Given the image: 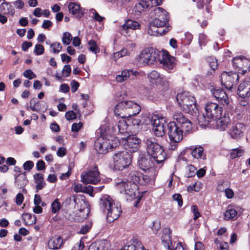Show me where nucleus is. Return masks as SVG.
<instances>
[{
  "label": "nucleus",
  "mask_w": 250,
  "mask_h": 250,
  "mask_svg": "<svg viewBox=\"0 0 250 250\" xmlns=\"http://www.w3.org/2000/svg\"><path fill=\"white\" fill-rule=\"evenodd\" d=\"M99 206L101 209L106 214V219L109 223L117 219L122 212L120 204L108 195H104L100 198Z\"/></svg>",
  "instance_id": "obj_1"
},
{
  "label": "nucleus",
  "mask_w": 250,
  "mask_h": 250,
  "mask_svg": "<svg viewBox=\"0 0 250 250\" xmlns=\"http://www.w3.org/2000/svg\"><path fill=\"white\" fill-rule=\"evenodd\" d=\"M147 154L151 156L158 164H162L166 160L167 154L162 146L158 144L156 138H147L144 140Z\"/></svg>",
  "instance_id": "obj_2"
},
{
  "label": "nucleus",
  "mask_w": 250,
  "mask_h": 250,
  "mask_svg": "<svg viewBox=\"0 0 250 250\" xmlns=\"http://www.w3.org/2000/svg\"><path fill=\"white\" fill-rule=\"evenodd\" d=\"M242 116L238 114L234 116L233 122L229 130V134L231 138L235 140H239L243 138L247 130L246 125L241 122Z\"/></svg>",
  "instance_id": "obj_3"
},
{
  "label": "nucleus",
  "mask_w": 250,
  "mask_h": 250,
  "mask_svg": "<svg viewBox=\"0 0 250 250\" xmlns=\"http://www.w3.org/2000/svg\"><path fill=\"white\" fill-rule=\"evenodd\" d=\"M176 100L179 106L186 113L191 114L196 107L195 98L188 92L178 94Z\"/></svg>",
  "instance_id": "obj_4"
},
{
  "label": "nucleus",
  "mask_w": 250,
  "mask_h": 250,
  "mask_svg": "<svg viewBox=\"0 0 250 250\" xmlns=\"http://www.w3.org/2000/svg\"><path fill=\"white\" fill-rule=\"evenodd\" d=\"M113 166L115 169L122 170L131 163V156L126 151L116 152L112 156Z\"/></svg>",
  "instance_id": "obj_5"
},
{
  "label": "nucleus",
  "mask_w": 250,
  "mask_h": 250,
  "mask_svg": "<svg viewBox=\"0 0 250 250\" xmlns=\"http://www.w3.org/2000/svg\"><path fill=\"white\" fill-rule=\"evenodd\" d=\"M152 125V131L157 137H162L165 134L166 126L167 125L166 118L163 116H158L155 114L151 115L148 118Z\"/></svg>",
  "instance_id": "obj_6"
},
{
  "label": "nucleus",
  "mask_w": 250,
  "mask_h": 250,
  "mask_svg": "<svg viewBox=\"0 0 250 250\" xmlns=\"http://www.w3.org/2000/svg\"><path fill=\"white\" fill-rule=\"evenodd\" d=\"M173 118L176 122V125L185 135L191 132L193 128L192 123L182 112H175L173 115Z\"/></svg>",
  "instance_id": "obj_7"
},
{
  "label": "nucleus",
  "mask_w": 250,
  "mask_h": 250,
  "mask_svg": "<svg viewBox=\"0 0 250 250\" xmlns=\"http://www.w3.org/2000/svg\"><path fill=\"white\" fill-rule=\"evenodd\" d=\"M151 14L154 16V19L151 21L153 25L163 27L168 23V14L164 9L158 7H155L154 10L151 12Z\"/></svg>",
  "instance_id": "obj_8"
},
{
  "label": "nucleus",
  "mask_w": 250,
  "mask_h": 250,
  "mask_svg": "<svg viewBox=\"0 0 250 250\" xmlns=\"http://www.w3.org/2000/svg\"><path fill=\"white\" fill-rule=\"evenodd\" d=\"M154 161L151 156L140 152L138 158L137 165L144 171L147 172L154 171V170H156L154 168Z\"/></svg>",
  "instance_id": "obj_9"
},
{
  "label": "nucleus",
  "mask_w": 250,
  "mask_h": 250,
  "mask_svg": "<svg viewBox=\"0 0 250 250\" xmlns=\"http://www.w3.org/2000/svg\"><path fill=\"white\" fill-rule=\"evenodd\" d=\"M221 83L222 85L229 90H231L234 85L237 84L239 75L235 72H224L221 75Z\"/></svg>",
  "instance_id": "obj_10"
},
{
  "label": "nucleus",
  "mask_w": 250,
  "mask_h": 250,
  "mask_svg": "<svg viewBox=\"0 0 250 250\" xmlns=\"http://www.w3.org/2000/svg\"><path fill=\"white\" fill-rule=\"evenodd\" d=\"M158 54L152 48L143 50L138 58V62L142 65L151 64L156 61Z\"/></svg>",
  "instance_id": "obj_11"
},
{
  "label": "nucleus",
  "mask_w": 250,
  "mask_h": 250,
  "mask_svg": "<svg viewBox=\"0 0 250 250\" xmlns=\"http://www.w3.org/2000/svg\"><path fill=\"white\" fill-rule=\"evenodd\" d=\"M122 144H123L125 151L130 152H135L137 151L140 147L141 140L134 135H129L127 137L121 138Z\"/></svg>",
  "instance_id": "obj_12"
},
{
  "label": "nucleus",
  "mask_w": 250,
  "mask_h": 250,
  "mask_svg": "<svg viewBox=\"0 0 250 250\" xmlns=\"http://www.w3.org/2000/svg\"><path fill=\"white\" fill-rule=\"evenodd\" d=\"M81 177L82 181L86 184H97L101 181L100 172L97 166H95L92 170L83 172Z\"/></svg>",
  "instance_id": "obj_13"
},
{
  "label": "nucleus",
  "mask_w": 250,
  "mask_h": 250,
  "mask_svg": "<svg viewBox=\"0 0 250 250\" xmlns=\"http://www.w3.org/2000/svg\"><path fill=\"white\" fill-rule=\"evenodd\" d=\"M206 116L209 119L216 120L220 119L223 114V108L219 104L214 103H208L205 107Z\"/></svg>",
  "instance_id": "obj_14"
},
{
  "label": "nucleus",
  "mask_w": 250,
  "mask_h": 250,
  "mask_svg": "<svg viewBox=\"0 0 250 250\" xmlns=\"http://www.w3.org/2000/svg\"><path fill=\"white\" fill-rule=\"evenodd\" d=\"M116 186L119 189L121 193H125L128 195L130 197V199L135 197L137 185L129 182L121 181L117 183Z\"/></svg>",
  "instance_id": "obj_15"
},
{
  "label": "nucleus",
  "mask_w": 250,
  "mask_h": 250,
  "mask_svg": "<svg viewBox=\"0 0 250 250\" xmlns=\"http://www.w3.org/2000/svg\"><path fill=\"white\" fill-rule=\"evenodd\" d=\"M167 127L170 141H181L183 139L185 135L175 122H170L167 125Z\"/></svg>",
  "instance_id": "obj_16"
},
{
  "label": "nucleus",
  "mask_w": 250,
  "mask_h": 250,
  "mask_svg": "<svg viewBox=\"0 0 250 250\" xmlns=\"http://www.w3.org/2000/svg\"><path fill=\"white\" fill-rule=\"evenodd\" d=\"M160 62L163 69L169 72L174 68L176 65L175 58L167 53L163 55Z\"/></svg>",
  "instance_id": "obj_17"
},
{
  "label": "nucleus",
  "mask_w": 250,
  "mask_h": 250,
  "mask_svg": "<svg viewBox=\"0 0 250 250\" xmlns=\"http://www.w3.org/2000/svg\"><path fill=\"white\" fill-rule=\"evenodd\" d=\"M127 101L119 103L115 107L114 113L117 116L122 118H126L128 116Z\"/></svg>",
  "instance_id": "obj_18"
},
{
  "label": "nucleus",
  "mask_w": 250,
  "mask_h": 250,
  "mask_svg": "<svg viewBox=\"0 0 250 250\" xmlns=\"http://www.w3.org/2000/svg\"><path fill=\"white\" fill-rule=\"evenodd\" d=\"M119 250H146L142 243L133 238Z\"/></svg>",
  "instance_id": "obj_19"
},
{
  "label": "nucleus",
  "mask_w": 250,
  "mask_h": 250,
  "mask_svg": "<svg viewBox=\"0 0 250 250\" xmlns=\"http://www.w3.org/2000/svg\"><path fill=\"white\" fill-rule=\"evenodd\" d=\"M112 132L114 135L121 134L124 135L125 136H129L128 133V126L126 122L124 120L120 121L117 125H115L112 127Z\"/></svg>",
  "instance_id": "obj_20"
},
{
  "label": "nucleus",
  "mask_w": 250,
  "mask_h": 250,
  "mask_svg": "<svg viewBox=\"0 0 250 250\" xmlns=\"http://www.w3.org/2000/svg\"><path fill=\"white\" fill-rule=\"evenodd\" d=\"M213 96L223 105H228L229 100L226 92L222 89H214L211 91Z\"/></svg>",
  "instance_id": "obj_21"
},
{
  "label": "nucleus",
  "mask_w": 250,
  "mask_h": 250,
  "mask_svg": "<svg viewBox=\"0 0 250 250\" xmlns=\"http://www.w3.org/2000/svg\"><path fill=\"white\" fill-rule=\"evenodd\" d=\"M238 95L242 98L250 96V81H245L241 83L238 88Z\"/></svg>",
  "instance_id": "obj_22"
},
{
  "label": "nucleus",
  "mask_w": 250,
  "mask_h": 250,
  "mask_svg": "<svg viewBox=\"0 0 250 250\" xmlns=\"http://www.w3.org/2000/svg\"><path fill=\"white\" fill-rule=\"evenodd\" d=\"M148 77L156 84L166 85L167 83L166 78L155 70L152 71L149 74Z\"/></svg>",
  "instance_id": "obj_23"
},
{
  "label": "nucleus",
  "mask_w": 250,
  "mask_h": 250,
  "mask_svg": "<svg viewBox=\"0 0 250 250\" xmlns=\"http://www.w3.org/2000/svg\"><path fill=\"white\" fill-rule=\"evenodd\" d=\"M63 243L62 237L54 235L51 237L48 242V247L52 250H58L61 248Z\"/></svg>",
  "instance_id": "obj_24"
},
{
  "label": "nucleus",
  "mask_w": 250,
  "mask_h": 250,
  "mask_svg": "<svg viewBox=\"0 0 250 250\" xmlns=\"http://www.w3.org/2000/svg\"><path fill=\"white\" fill-rule=\"evenodd\" d=\"M68 8L69 13L77 18H81L84 14V12L80 7V5L76 3L70 2Z\"/></svg>",
  "instance_id": "obj_25"
},
{
  "label": "nucleus",
  "mask_w": 250,
  "mask_h": 250,
  "mask_svg": "<svg viewBox=\"0 0 250 250\" xmlns=\"http://www.w3.org/2000/svg\"><path fill=\"white\" fill-rule=\"evenodd\" d=\"M147 173L150 174V175H144L141 173L139 185H145L147 184L152 183L154 182L157 174L156 170H154V171H149Z\"/></svg>",
  "instance_id": "obj_26"
},
{
  "label": "nucleus",
  "mask_w": 250,
  "mask_h": 250,
  "mask_svg": "<svg viewBox=\"0 0 250 250\" xmlns=\"http://www.w3.org/2000/svg\"><path fill=\"white\" fill-rule=\"evenodd\" d=\"M127 106L128 107V116L130 117L132 116H135L139 113L141 108L140 106L136 103L131 101H127Z\"/></svg>",
  "instance_id": "obj_27"
},
{
  "label": "nucleus",
  "mask_w": 250,
  "mask_h": 250,
  "mask_svg": "<svg viewBox=\"0 0 250 250\" xmlns=\"http://www.w3.org/2000/svg\"><path fill=\"white\" fill-rule=\"evenodd\" d=\"M160 28L158 26L153 25L152 22L149 23V26L147 29V33L151 36H158L162 35V33L165 34L169 30V27H167V30L165 29L159 30L158 28Z\"/></svg>",
  "instance_id": "obj_28"
},
{
  "label": "nucleus",
  "mask_w": 250,
  "mask_h": 250,
  "mask_svg": "<svg viewBox=\"0 0 250 250\" xmlns=\"http://www.w3.org/2000/svg\"><path fill=\"white\" fill-rule=\"evenodd\" d=\"M141 176V173L136 171L132 170L131 171L127 177V181L126 182H129L131 184H140V181Z\"/></svg>",
  "instance_id": "obj_29"
},
{
  "label": "nucleus",
  "mask_w": 250,
  "mask_h": 250,
  "mask_svg": "<svg viewBox=\"0 0 250 250\" xmlns=\"http://www.w3.org/2000/svg\"><path fill=\"white\" fill-rule=\"evenodd\" d=\"M140 27L139 23L135 21L128 19L125 21V23L122 25V29L127 33V30L129 29L135 30Z\"/></svg>",
  "instance_id": "obj_30"
},
{
  "label": "nucleus",
  "mask_w": 250,
  "mask_h": 250,
  "mask_svg": "<svg viewBox=\"0 0 250 250\" xmlns=\"http://www.w3.org/2000/svg\"><path fill=\"white\" fill-rule=\"evenodd\" d=\"M162 241L167 244L168 250H187L182 245V243L178 242L176 244V246L173 249H171L169 245V242L171 241V236L169 234H166L162 235Z\"/></svg>",
  "instance_id": "obj_31"
},
{
  "label": "nucleus",
  "mask_w": 250,
  "mask_h": 250,
  "mask_svg": "<svg viewBox=\"0 0 250 250\" xmlns=\"http://www.w3.org/2000/svg\"><path fill=\"white\" fill-rule=\"evenodd\" d=\"M28 182L25 172L18 174L15 178V185L19 188L25 187Z\"/></svg>",
  "instance_id": "obj_32"
},
{
  "label": "nucleus",
  "mask_w": 250,
  "mask_h": 250,
  "mask_svg": "<svg viewBox=\"0 0 250 250\" xmlns=\"http://www.w3.org/2000/svg\"><path fill=\"white\" fill-rule=\"evenodd\" d=\"M161 2V0H140L138 4V7H142L143 9H147L150 7L159 5Z\"/></svg>",
  "instance_id": "obj_33"
},
{
  "label": "nucleus",
  "mask_w": 250,
  "mask_h": 250,
  "mask_svg": "<svg viewBox=\"0 0 250 250\" xmlns=\"http://www.w3.org/2000/svg\"><path fill=\"white\" fill-rule=\"evenodd\" d=\"M216 120H218L217 122V127L221 131H225L230 122L229 118L225 115L223 117L222 115L220 119H216Z\"/></svg>",
  "instance_id": "obj_34"
},
{
  "label": "nucleus",
  "mask_w": 250,
  "mask_h": 250,
  "mask_svg": "<svg viewBox=\"0 0 250 250\" xmlns=\"http://www.w3.org/2000/svg\"><path fill=\"white\" fill-rule=\"evenodd\" d=\"M237 211L231 206H229L224 213V219L226 220H235L237 218Z\"/></svg>",
  "instance_id": "obj_35"
},
{
  "label": "nucleus",
  "mask_w": 250,
  "mask_h": 250,
  "mask_svg": "<svg viewBox=\"0 0 250 250\" xmlns=\"http://www.w3.org/2000/svg\"><path fill=\"white\" fill-rule=\"evenodd\" d=\"M0 10L1 12L4 14L13 16L15 14V9L11 3L3 2L0 4Z\"/></svg>",
  "instance_id": "obj_36"
},
{
  "label": "nucleus",
  "mask_w": 250,
  "mask_h": 250,
  "mask_svg": "<svg viewBox=\"0 0 250 250\" xmlns=\"http://www.w3.org/2000/svg\"><path fill=\"white\" fill-rule=\"evenodd\" d=\"M138 73L137 71H133L132 70H124L121 74L118 75L116 77V80L118 82H123L126 80L130 75L135 76Z\"/></svg>",
  "instance_id": "obj_37"
},
{
  "label": "nucleus",
  "mask_w": 250,
  "mask_h": 250,
  "mask_svg": "<svg viewBox=\"0 0 250 250\" xmlns=\"http://www.w3.org/2000/svg\"><path fill=\"white\" fill-rule=\"evenodd\" d=\"M138 73L137 71H133L132 70H124L121 74L118 75L116 77V80L118 82H123L126 80L130 75L135 76Z\"/></svg>",
  "instance_id": "obj_38"
},
{
  "label": "nucleus",
  "mask_w": 250,
  "mask_h": 250,
  "mask_svg": "<svg viewBox=\"0 0 250 250\" xmlns=\"http://www.w3.org/2000/svg\"><path fill=\"white\" fill-rule=\"evenodd\" d=\"M34 178L35 181L36 192H38L39 190L42 189L45 186V183L44 181L43 174L41 173H36L34 175Z\"/></svg>",
  "instance_id": "obj_39"
},
{
  "label": "nucleus",
  "mask_w": 250,
  "mask_h": 250,
  "mask_svg": "<svg viewBox=\"0 0 250 250\" xmlns=\"http://www.w3.org/2000/svg\"><path fill=\"white\" fill-rule=\"evenodd\" d=\"M192 156L197 159L205 160L206 155L204 153V148L202 146L196 147L191 151Z\"/></svg>",
  "instance_id": "obj_40"
},
{
  "label": "nucleus",
  "mask_w": 250,
  "mask_h": 250,
  "mask_svg": "<svg viewBox=\"0 0 250 250\" xmlns=\"http://www.w3.org/2000/svg\"><path fill=\"white\" fill-rule=\"evenodd\" d=\"M22 217L25 225H31L36 222V217L35 215L24 213L22 215Z\"/></svg>",
  "instance_id": "obj_41"
},
{
  "label": "nucleus",
  "mask_w": 250,
  "mask_h": 250,
  "mask_svg": "<svg viewBox=\"0 0 250 250\" xmlns=\"http://www.w3.org/2000/svg\"><path fill=\"white\" fill-rule=\"evenodd\" d=\"M40 102L35 98H32L30 101L29 107L33 111L39 112L41 110Z\"/></svg>",
  "instance_id": "obj_42"
},
{
  "label": "nucleus",
  "mask_w": 250,
  "mask_h": 250,
  "mask_svg": "<svg viewBox=\"0 0 250 250\" xmlns=\"http://www.w3.org/2000/svg\"><path fill=\"white\" fill-rule=\"evenodd\" d=\"M197 119L200 125L204 126L208 125L211 120H212L211 119H209L207 116L206 117L204 114L199 115Z\"/></svg>",
  "instance_id": "obj_43"
},
{
  "label": "nucleus",
  "mask_w": 250,
  "mask_h": 250,
  "mask_svg": "<svg viewBox=\"0 0 250 250\" xmlns=\"http://www.w3.org/2000/svg\"><path fill=\"white\" fill-rule=\"evenodd\" d=\"M62 208L61 203L58 199H56L51 204V209L53 213H57Z\"/></svg>",
  "instance_id": "obj_44"
},
{
  "label": "nucleus",
  "mask_w": 250,
  "mask_h": 250,
  "mask_svg": "<svg viewBox=\"0 0 250 250\" xmlns=\"http://www.w3.org/2000/svg\"><path fill=\"white\" fill-rule=\"evenodd\" d=\"M244 150L241 148H235L232 150L230 153V157L231 159L237 157H241L243 155Z\"/></svg>",
  "instance_id": "obj_45"
},
{
  "label": "nucleus",
  "mask_w": 250,
  "mask_h": 250,
  "mask_svg": "<svg viewBox=\"0 0 250 250\" xmlns=\"http://www.w3.org/2000/svg\"><path fill=\"white\" fill-rule=\"evenodd\" d=\"M72 39L71 34L69 32H65L63 33L62 42L64 45H68L70 43Z\"/></svg>",
  "instance_id": "obj_46"
},
{
  "label": "nucleus",
  "mask_w": 250,
  "mask_h": 250,
  "mask_svg": "<svg viewBox=\"0 0 250 250\" xmlns=\"http://www.w3.org/2000/svg\"><path fill=\"white\" fill-rule=\"evenodd\" d=\"M104 137H100L97 139L95 142V148L99 153H104L102 143H104Z\"/></svg>",
  "instance_id": "obj_47"
},
{
  "label": "nucleus",
  "mask_w": 250,
  "mask_h": 250,
  "mask_svg": "<svg viewBox=\"0 0 250 250\" xmlns=\"http://www.w3.org/2000/svg\"><path fill=\"white\" fill-rule=\"evenodd\" d=\"M98 250H108L109 243L107 240H102L96 241Z\"/></svg>",
  "instance_id": "obj_48"
},
{
  "label": "nucleus",
  "mask_w": 250,
  "mask_h": 250,
  "mask_svg": "<svg viewBox=\"0 0 250 250\" xmlns=\"http://www.w3.org/2000/svg\"><path fill=\"white\" fill-rule=\"evenodd\" d=\"M50 48L53 53L58 54L62 50V46L60 42H55L50 45Z\"/></svg>",
  "instance_id": "obj_49"
},
{
  "label": "nucleus",
  "mask_w": 250,
  "mask_h": 250,
  "mask_svg": "<svg viewBox=\"0 0 250 250\" xmlns=\"http://www.w3.org/2000/svg\"><path fill=\"white\" fill-rule=\"evenodd\" d=\"M88 45L89 46V49L94 54H97L99 52L100 49L97 46L96 42L94 40H90L88 42Z\"/></svg>",
  "instance_id": "obj_50"
},
{
  "label": "nucleus",
  "mask_w": 250,
  "mask_h": 250,
  "mask_svg": "<svg viewBox=\"0 0 250 250\" xmlns=\"http://www.w3.org/2000/svg\"><path fill=\"white\" fill-rule=\"evenodd\" d=\"M232 64L234 67L243 68L242 63L243 62L242 56L235 57L232 60Z\"/></svg>",
  "instance_id": "obj_51"
},
{
  "label": "nucleus",
  "mask_w": 250,
  "mask_h": 250,
  "mask_svg": "<svg viewBox=\"0 0 250 250\" xmlns=\"http://www.w3.org/2000/svg\"><path fill=\"white\" fill-rule=\"evenodd\" d=\"M104 143H102L104 153H107L110 149V139L104 138Z\"/></svg>",
  "instance_id": "obj_52"
},
{
  "label": "nucleus",
  "mask_w": 250,
  "mask_h": 250,
  "mask_svg": "<svg viewBox=\"0 0 250 250\" xmlns=\"http://www.w3.org/2000/svg\"><path fill=\"white\" fill-rule=\"evenodd\" d=\"M111 139H110V149L116 147L120 144V141L119 139L114 136H111Z\"/></svg>",
  "instance_id": "obj_53"
},
{
  "label": "nucleus",
  "mask_w": 250,
  "mask_h": 250,
  "mask_svg": "<svg viewBox=\"0 0 250 250\" xmlns=\"http://www.w3.org/2000/svg\"><path fill=\"white\" fill-rule=\"evenodd\" d=\"M208 42L207 36L204 34H200L199 36V42L201 46H205Z\"/></svg>",
  "instance_id": "obj_54"
},
{
  "label": "nucleus",
  "mask_w": 250,
  "mask_h": 250,
  "mask_svg": "<svg viewBox=\"0 0 250 250\" xmlns=\"http://www.w3.org/2000/svg\"><path fill=\"white\" fill-rule=\"evenodd\" d=\"M91 227L92 224L91 223H88L82 227L79 231V233L84 234L89 230Z\"/></svg>",
  "instance_id": "obj_55"
},
{
  "label": "nucleus",
  "mask_w": 250,
  "mask_h": 250,
  "mask_svg": "<svg viewBox=\"0 0 250 250\" xmlns=\"http://www.w3.org/2000/svg\"><path fill=\"white\" fill-rule=\"evenodd\" d=\"M90 12L93 14L91 17L95 21L99 22H101L103 20L104 17L101 16L95 9H91Z\"/></svg>",
  "instance_id": "obj_56"
},
{
  "label": "nucleus",
  "mask_w": 250,
  "mask_h": 250,
  "mask_svg": "<svg viewBox=\"0 0 250 250\" xmlns=\"http://www.w3.org/2000/svg\"><path fill=\"white\" fill-rule=\"evenodd\" d=\"M44 49L43 46L40 44H36L35 46L34 52L37 55H41L43 54Z\"/></svg>",
  "instance_id": "obj_57"
},
{
  "label": "nucleus",
  "mask_w": 250,
  "mask_h": 250,
  "mask_svg": "<svg viewBox=\"0 0 250 250\" xmlns=\"http://www.w3.org/2000/svg\"><path fill=\"white\" fill-rule=\"evenodd\" d=\"M188 172L187 176L188 177H192L195 175L196 172V168L193 165H189L188 167Z\"/></svg>",
  "instance_id": "obj_58"
},
{
  "label": "nucleus",
  "mask_w": 250,
  "mask_h": 250,
  "mask_svg": "<svg viewBox=\"0 0 250 250\" xmlns=\"http://www.w3.org/2000/svg\"><path fill=\"white\" fill-rule=\"evenodd\" d=\"M191 211L194 215V220H196L198 219L200 216L201 214L199 211L198 207L196 205H193L191 207Z\"/></svg>",
  "instance_id": "obj_59"
},
{
  "label": "nucleus",
  "mask_w": 250,
  "mask_h": 250,
  "mask_svg": "<svg viewBox=\"0 0 250 250\" xmlns=\"http://www.w3.org/2000/svg\"><path fill=\"white\" fill-rule=\"evenodd\" d=\"M71 72L70 65H65L62 70V75L65 77H68Z\"/></svg>",
  "instance_id": "obj_60"
},
{
  "label": "nucleus",
  "mask_w": 250,
  "mask_h": 250,
  "mask_svg": "<svg viewBox=\"0 0 250 250\" xmlns=\"http://www.w3.org/2000/svg\"><path fill=\"white\" fill-rule=\"evenodd\" d=\"M77 114L73 111H69L65 113V118L67 120H72L77 118Z\"/></svg>",
  "instance_id": "obj_61"
},
{
  "label": "nucleus",
  "mask_w": 250,
  "mask_h": 250,
  "mask_svg": "<svg viewBox=\"0 0 250 250\" xmlns=\"http://www.w3.org/2000/svg\"><path fill=\"white\" fill-rule=\"evenodd\" d=\"M23 76L30 80L36 77V75L30 69L25 70L23 72Z\"/></svg>",
  "instance_id": "obj_62"
},
{
  "label": "nucleus",
  "mask_w": 250,
  "mask_h": 250,
  "mask_svg": "<svg viewBox=\"0 0 250 250\" xmlns=\"http://www.w3.org/2000/svg\"><path fill=\"white\" fill-rule=\"evenodd\" d=\"M172 198L174 201L177 202L178 205L179 207H182V206L183 205V200L181 194H174L172 196Z\"/></svg>",
  "instance_id": "obj_63"
},
{
  "label": "nucleus",
  "mask_w": 250,
  "mask_h": 250,
  "mask_svg": "<svg viewBox=\"0 0 250 250\" xmlns=\"http://www.w3.org/2000/svg\"><path fill=\"white\" fill-rule=\"evenodd\" d=\"M34 166V163L31 161H27L25 162L23 165V167L24 170H30Z\"/></svg>",
  "instance_id": "obj_64"
}]
</instances>
